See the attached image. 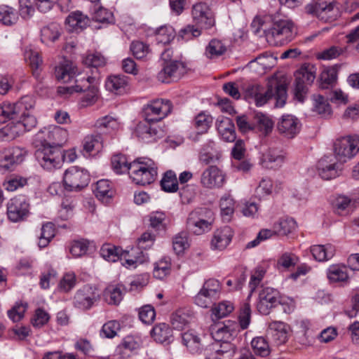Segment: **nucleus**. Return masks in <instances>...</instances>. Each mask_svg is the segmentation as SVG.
Listing matches in <instances>:
<instances>
[{
	"instance_id": "f257e3e1",
	"label": "nucleus",
	"mask_w": 359,
	"mask_h": 359,
	"mask_svg": "<svg viewBox=\"0 0 359 359\" xmlns=\"http://www.w3.org/2000/svg\"><path fill=\"white\" fill-rule=\"evenodd\" d=\"M35 104V99L32 95L23 96L15 103L3 102L0 104V122L11 120V125L21 126L22 135L31 130L37 124L33 114Z\"/></svg>"
},
{
	"instance_id": "f03ea898",
	"label": "nucleus",
	"mask_w": 359,
	"mask_h": 359,
	"mask_svg": "<svg viewBox=\"0 0 359 359\" xmlns=\"http://www.w3.org/2000/svg\"><path fill=\"white\" fill-rule=\"evenodd\" d=\"M132 180L139 185H147L153 183L157 177V167L155 163L148 159H137L130 163L129 172Z\"/></svg>"
},
{
	"instance_id": "7ed1b4c3",
	"label": "nucleus",
	"mask_w": 359,
	"mask_h": 359,
	"mask_svg": "<svg viewBox=\"0 0 359 359\" xmlns=\"http://www.w3.org/2000/svg\"><path fill=\"white\" fill-rule=\"evenodd\" d=\"M295 34V27L292 20L279 19L273 21L266 32V38L273 45L282 46L291 41Z\"/></svg>"
},
{
	"instance_id": "20e7f679",
	"label": "nucleus",
	"mask_w": 359,
	"mask_h": 359,
	"mask_svg": "<svg viewBox=\"0 0 359 359\" xmlns=\"http://www.w3.org/2000/svg\"><path fill=\"white\" fill-rule=\"evenodd\" d=\"M305 12L325 22L335 20L339 15V10L334 0L313 1L305 6Z\"/></svg>"
},
{
	"instance_id": "39448f33",
	"label": "nucleus",
	"mask_w": 359,
	"mask_h": 359,
	"mask_svg": "<svg viewBox=\"0 0 359 359\" xmlns=\"http://www.w3.org/2000/svg\"><path fill=\"white\" fill-rule=\"evenodd\" d=\"M35 157L40 165L46 170L60 168L62 161V151L60 148L50 144H42L35 152Z\"/></svg>"
},
{
	"instance_id": "423d86ee",
	"label": "nucleus",
	"mask_w": 359,
	"mask_h": 359,
	"mask_svg": "<svg viewBox=\"0 0 359 359\" xmlns=\"http://www.w3.org/2000/svg\"><path fill=\"white\" fill-rule=\"evenodd\" d=\"M334 151L339 161L346 162L352 158L359 151V136L348 135L336 140Z\"/></svg>"
},
{
	"instance_id": "0eeeda50",
	"label": "nucleus",
	"mask_w": 359,
	"mask_h": 359,
	"mask_svg": "<svg viewBox=\"0 0 359 359\" xmlns=\"http://www.w3.org/2000/svg\"><path fill=\"white\" fill-rule=\"evenodd\" d=\"M294 97L299 102H303L310 86L316 78L313 67L303 66L294 74Z\"/></svg>"
},
{
	"instance_id": "6e6552de",
	"label": "nucleus",
	"mask_w": 359,
	"mask_h": 359,
	"mask_svg": "<svg viewBox=\"0 0 359 359\" xmlns=\"http://www.w3.org/2000/svg\"><path fill=\"white\" fill-rule=\"evenodd\" d=\"M90 176L87 170L77 166H72L66 170L64 174V184L68 191H79L86 187Z\"/></svg>"
},
{
	"instance_id": "1a4fd4ad",
	"label": "nucleus",
	"mask_w": 359,
	"mask_h": 359,
	"mask_svg": "<svg viewBox=\"0 0 359 359\" xmlns=\"http://www.w3.org/2000/svg\"><path fill=\"white\" fill-rule=\"evenodd\" d=\"M172 110V104L168 100H156L148 104L143 111L145 121L158 122L167 116Z\"/></svg>"
},
{
	"instance_id": "9d476101",
	"label": "nucleus",
	"mask_w": 359,
	"mask_h": 359,
	"mask_svg": "<svg viewBox=\"0 0 359 359\" xmlns=\"http://www.w3.org/2000/svg\"><path fill=\"white\" fill-rule=\"evenodd\" d=\"M76 91L83 92L85 94L81 100L83 107L93 104L98 97V77L88 76L83 80H76Z\"/></svg>"
},
{
	"instance_id": "9b49d317",
	"label": "nucleus",
	"mask_w": 359,
	"mask_h": 359,
	"mask_svg": "<svg viewBox=\"0 0 359 359\" xmlns=\"http://www.w3.org/2000/svg\"><path fill=\"white\" fill-rule=\"evenodd\" d=\"M281 304L280 292L272 287L262 288L259 292L257 308L263 315H268L270 311Z\"/></svg>"
},
{
	"instance_id": "f8f14e48",
	"label": "nucleus",
	"mask_w": 359,
	"mask_h": 359,
	"mask_svg": "<svg viewBox=\"0 0 359 359\" xmlns=\"http://www.w3.org/2000/svg\"><path fill=\"white\" fill-rule=\"evenodd\" d=\"M186 68L182 62L174 60L165 62L158 73L157 79L162 83H169L178 81L185 74Z\"/></svg>"
},
{
	"instance_id": "ddd939ff",
	"label": "nucleus",
	"mask_w": 359,
	"mask_h": 359,
	"mask_svg": "<svg viewBox=\"0 0 359 359\" xmlns=\"http://www.w3.org/2000/svg\"><path fill=\"white\" fill-rule=\"evenodd\" d=\"M200 182L205 189H219L225 183V175L217 166L210 165L203 171Z\"/></svg>"
},
{
	"instance_id": "4468645a",
	"label": "nucleus",
	"mask_w": 359,
	"mask_h": 359,
	"mask_svg": "<svg viewBox=\"0 0 359 359\" xmlns=\"http://www.w3.org/2000/svg\"><path fill=\"white\" fill-rule=\"evenodd\" d=\"M29 203L23 196L11 199L7 205L8 219L13 222L25 219L29 215Z\"/></svg>"
},
{
	"instance_id": "2eb2a0df",
	"label": "nucleus",
	"mask_w": 359,
	"mask_h": 359,
	"mask_svg": "<svg viewBox=\"0 0 359 359\" xmlns=\"http://www.w3.org/2000/svg\"><path fill=\"white\" fill-rule=\"evenodd\" d=\"M100 299V294L95 287L85 285L77 290L74 297V305L83 310L89 309Z\"/></svg>"
},
{
	"instance_id": "dca6fc26",
	"label": "nucleus",
	"mask_w": 359,
	"mask_h": 359,
	"mask_svg": "<svg viewBox=\"0 0 359 359\" xmlns=\"http://www.w3.org/2000/svg\"><path fill=\"white\" fill-rule=\"evenodd\" d=\"M192 17L194 22L204 29H210L215 25V15L205 3L193 6Z\"/></svg>"
},
{
	"instance_id": "f3484780",
	"label": "nucleus",
	"mask_w": 359,
	"mask_h": 359,
	"mask_svg": "<svg viewBox=\"0 0 359 359\" xmlns=\"http://www.w3.org/2000/svg\"><path fill=\"white\" fill-rule=\"evenodd\" d=\"M300 121L292 114L283 115L278 123L277 129L280 134L286 138H294L301 130Z\"/></svg>"
},
{
	"instance_id": "a211bd4d",
	"label": "nucleus",
	"mask_w": 359,
	"mask_h": 359,
	"mask_svg": "<svg viewBox=\"0 0 359 359\" xmlns=\"http://www.w3.org/2000/svg\"><path fill=\"white\" fill-rule=\"evenodd\" d=\"M245 97L250 102H254L256 106L262 107L272 97V88L264 91L263 88L257 84H248L244 88Z\"/></svg>"
},
{
	"instance_id": "6ab92c4d",
	"label": "nucleus",
	"mask_w": 359,
	"mask_h": 359,
	"mask_svg": "<svg viewBox=\"0 0 359 359\" xmlns=\"http://www.w3.org/2000/svg\"><path fill=\"white\" fill-rule=\"evenodd\" d=\"M43 135L41 138H43L45 144H50L60 149L68 137L67 130L59 126L44 128L39 133V135Z\"/></svg>"
},
{
	"instance_id": "aec40b11",
	"label": "nucleus",
	"mask_w": 359,
	"mask_h": 359,
	"mask_svg": "<svg viewBox=\"0 0 359 359\" xmlns=\"http://www.w3.org/2000/svg\"><path fill=\"white\" fill-rule=\"evenodd\" d=\"M151 123L145 121L140 122L136 127L135 133L137 137L147 143L152 142L164 136V131Z\"/></svg>"
},
{
	"instance_id": "412c9836",
	"label": "nucleus",
	"mask_w": 359,
	"mask_h": 359,
	"mask_svg": "<svg viewBox=\"0 0 359 359\" xmlns=\"http://www.w3.org/2000/svg\"><path fill=\"white\" fill-rule=\"evenodd\" d=\"M26 151L21 147H14L9 148L0 154V171L2 170H9L15 164L22 162Z\"/></svg>"
},
{
	"instance_id": "4be33fe9",
	"label": "nucleus",
	"mask_w": 359,
	"mask_h": 359,
	"mask_svg": "<svg viewBox=\"0 0 359 359\" xmlns=\"http://www.w3.org/2000/svg\"><path fill=\"white\" fill-rule=\"evenodd\" d=\"M318 175L321 178L329 180L339 175L341 169L335 158L330 156H324L317 164Z\"/></svg>"
},
{
	"instance_id": "5701e85b",
	"label": "nucleus",
	"mask_w": 359,
	"mask_h": 359,
	"mask_svg": "<svg viewBox=\"0 0 359 359\" xmlns=\"http://www.w3.org/2000/svg\"><path fill=\"white\" fill-rule=\"evenodd\" d=\"M236 323L227 321L226 324H218L211 327V335L215 342L230 341L237 333Z\"/></svg>"
},
{
	"instance_id": "b1692460",
	"label": "nucleus",
	"mask_w": 359,
	"mask_h": 359,
	"mask_svg": "<svg viewBox=\"0 0 359 359\" xmlns=\"http://www.w3.org/2000/svg\"><path fill=\"white\" fill-rule=\"evenodd\" d=\"M285 154L278 149H269L263 155L261 160L263 167L268 169H278L285 162Z\"/></svg>"
},
{
	"instance_id": "393cba45",
	"label": "nucleus",
	"mask_w": 359,
	"mask_h": 359,
	"mask_svg": "<svg viewBox=\"0 0 359 359\" xmlns=\"http://www.w3.org/2000/svg\"><path fill=\"white\" fill-rule=\"evenodd\" d=\"M216 126L222 140L227 142H233L236 140L235 126L229 118L224 116L218 118Z\"/></svg>"
},
{
	"instance_id": "a878e982",
	"label": "nucleus",
	"mask_w": 359,
	"mask_h": 359,
	"mask_svg": "<svg viewBox=\"0 0 359 359\" xmlns=\"http://www.w3.org/2000/svg\"><path fill=\"white\" fill-rule=\"evenodd\" d=\"M289 326L282 321H273L269 324L268 335L276 342L282 344L287 339Z\"/></svg>"
},
{
	"instance_id": "bb28decb",
	"label": "nucleus",
	"mask_w": 359,
	"mask_h": 359,
	"mask_svg": "<svg viewBox=\"0 0 359 359\" xmlns=\"http://www.w3.org/2000/svg\"><path fill=\"white\" fill-rule=\"evenodd\" d=\"M233 232L229 226H224L217 230L211 241V248L213 250H222L226 248L231 241Z\"/></svg>"
},
{
	"instance_id": "cd10ccee",
	"label": "nucleus",
	"mask_w": 359,
	"mask_h": 359,
	"mask_svg": "<svg viewBox=\"0 0 359 359\" xmlns=\"http://www.w3.org/2000/svg\"><path fill=\"white\" fill-rule=\"evenodd\" d=\"M327 276L331 283L346 284L348 282V269L344 264H332L327 270Z\"/></svg>"
},
{
	"instance_id": "c85d7f7f",
	"label": "nucleus",
	"mask_w": 359,
	"mask_h": 359,
	"mask_svg": "<svg viewBox=\"0 0 359 359\" xmlns=\"http://www.w3.org/2000/svg\"><path fill=\"white\" fill-rule=\"evenodd\" d=\"M89 18L81 11H75L68 15L66 24L70 32H79L83 30L89 24Z\"/></svg>"
},
{
	"instance_id": "c756f323",
	"label": "nucleus",
	"mask_w": 359,
	"mask_h": 359,
	"mask_svg": "<svg viewBox=\"0 0 359 359\" xmlns=\"http://www.w3.org/2000/svg\"><path fill=\"white\" fill-rule=\"evenodd\" d=\"M76 69L73 63L67 60H62L55 67V75L58 81L66 83L70 81L76 74Z\"/></svg>"
},
{
	"instance_id": "7c9ffc66",
	"label": "nucleus",
	"mask_w": 359,
	"mask_h": 359,
	"mask_svg": "<svg viewBox=\"0 0 359 359\" xmlns=\"http://www.w3.org/2000/svg\"><path fill=\"white\" fill-rule=\"evenodd\" d=\"M154 339L161 344H170L172 341V331L166 323L156 325L151 331Z\"/></svg>"
},
{
	"instance_id": "2f4dec72",
	"label": "nucleus",
	"mask_w": 359,
	"mask_h": 359,
	"mask_svg": "<svg viewBox=\"0 0 359 359\" xmlns=\"http://www.w3.org/2000/svg\"><path fill=\"white\" fill-rule=\"evenodd\" d=\"M24 57L25 62L30 66L35 76H39L38 69L42 64V59L40 57L39 52L32 46L25 48Z\"/></svg>"
},
{
	"instance_id": "473e14b6",
	"label": "nucleus",
	"mask_w": 359,
	"mask_h": 359,
	"mask_svg": "<svg viewBox=\"0 0 359 359\" xmlns=\"http://www.w3.org/2000/svg\"><path fill=\"white\" fill-rule=\"evenodd\" d=\"M94 126L100 133L107 134L118 130L120 123L116 118L110 115H107L99 118L95 121Z\"/></svg>"
},
{
	"instance_id": "72a5a7b5",
	"label": "nucleus",
	"mask_w": 359,
	"mask_h": 359,
	"mask_svg": "<svg viewBox=\"0 0 359 359\" xmlns=\"http://www.w3.org/2000/svg\"><path fill=\"white\" fill-rule=\"evenodd\" d=\"M128 83V77L124 75H111L106 82L105 86L109 91L116 93H122Z\"/></svg>"
},
{
	"instance_id": "f704fd0d",
	"label": "nucleus",
	"mask_w": 359,
	"mask_h": 359,
	"mask_svg": "<svg viewBox=\"0 0 359 359\" xmlns=\"http://www.w3.org/2000/svg\"><path fill=\"white\" fill-rule=\"evenodd\" d=\"M61 34V27L56 22L43 27L41 30V39L44 43L49 44L58 39Z\"/></svg>"
},
{
	"instance_id": "c9c22d12",
	"label": "nucleus",
	"mask_w": 359,
	"mask_h": 359,
	"mask_svg": "<svg viewBox=\"0 0 359 359\" xmlns=\"http://www.w3.org/2000/svg\"><path fill=\"white\" fill-rule=\"evenodd\" d=\"M334 248L331 244L316 245L311 247V252L313 258L318 262L331 259L334 255Z\"/></svg>"
},
{
	"instance_id": "e433bc0d",
	"label": "nucleus",
	"mask_w": 359,
	"mask_h": 359,
	"mask_svg": "<svg viewBox=\"0 0 359 359\" xmlns=\"http://www.w3.org/2000/svg\"><path fill=\"white\" fill-rule=\"evenodd\" d=\"M95 196L102 202H107L112 198L114 190L110 182L107 180H100L97 182L94 189Z\"/></svg>"
},
{
	"instance_id": "4c0bfd02",
	"label": "nucleus",
	"mask_w": 359,
	"mask_h": 359,
	"mask_svg": "<svg viewBox=\"0 0 359 359\" xmlns=\"http://www.w3.org/2000/svg\"><path fill=\"white\" fill-rule=\"evenodd\" d=\"M254 126L262 135H267L271 133L273 128V122L265 114L257 113L255 116Z\"/></svg>"
},
{
	"instance_id": "58836bf2",
	"label": "nucleus",
	"mask_w": 359,
	"mask_h": 359,
	"mask_svg": "<svg viewBox=\"0 0 359 359\" xmlns=\"http://www.w3.org/2000/svg\"><path fill=\"white\" fill-rule=\"evenodd\" d=\"M187 229L196 235H201L210 231L212 227L205 224L194 215H189L187 220Z\"/></svg>"
},
{
	"instance_id": "ea45409f",
	"label": "nucleus",
	"mask_w": 359,
	"mask_h": 359,
	"mask_svg": "<svg viewBox=\"0 0 359 359\" xmlns=\"http://www.w3.org/2000/svg\"><path fill=\"white\" fill-rule=\"evenodd\" d=\"M339 66L325 67L320 74V87L322 88H328L330 86L333 85L337 79V73Z\"/></svg>"
},
{
	"instance_id": "a19ab883",
	"label": "nucleus",
	"mask_w": 359,
	"mask_h": 359,
	"mask_svg": "<svg viewBox=\"0 0 359 359\" xmlns=\"http://www.w3.org/2000/svg\"><path fill=\"white\" fill-rule=\"evenodd\" d=\"M213 121L212 117L205 112H201L196 116L194 121V126L198 134L207 133L212 126Z\"/></svg>"
},
{
	"instance_id": "79ce46f5",
	"label": "nucleus",
	"mask_w": 359,
	"mask_h": 359,
	"mask_svg": "<svg viewBox=\"0 0 359 359\" xmlns=\"http://www.w3.org/2000/svg\"><path fill=\"white\" fill-rule=\"evenodd\" d=\"M104 298L109 304L118 305L123 298V293L119 285H111L104 291Z\"/></svg>"
},
{
	"instance_id": "37998d69",
	"label": "nucleus",
	"mask_w": 359,
	"mask_h": 359,
	"mask_svg": "<svg viewBox=\"0 0 359 359\" xmlns=\"http://www.w3.org/2000/svg\"><path fill=\"white\" fill-rule=\"evenodd\" d=\"M175 36V29L170 25L161 26L156 31V40L158 44H168L174 39Z\"/></svg>"
},
{
	"instance_id": "c03bdc74",
	"label": "nucleus",
	"mask_w": 359,
	"mask_h": 359,
	"mask_svg": "<svg viewBox=\"0 0 359 359\" xmlns=\"http://www.w3.org/2000/svg\"><path fill=\"white\" fill-rule=\"evenodd\" d=\"M313 109L322 116H326L331 114V107L328 100L320 95H313Z\"/></svg>"
},
{
	"instance_id": "a18cd8bd",
	"label": "nucleus",
	"mask_w": 359,
	"mask_h": 359,
	"mask_svg": "<svg viewBox=\"0 0 359 359\" xmlns=\"http://www.w3.org/2000/svg\"><path fill=\"white\" fill-rule=\"evenodd\" d=\"M226 51V46L220 40L212 39L205 48V55L213 59L222 55Z\"/></svg>"
},
{
	"instance_id": "49530a36",
	"label": "nucleus",
	"mask_w": 359,
	"mask_h": 359,
	"mask_svg": "<svg viewBox=\"0 0 359 359\" xmlns=\"http://www.w3.org/2000/svg\"><path fill=\"white\" fill-rule=\"evenodd\" d=\"M18 20V14L14 8L6 5L0 6V22L6 26H12Z\"/></svg>"
},
{
	"instance_id": "de8ad7c7",
	"label": "nucleus",
	"mask_w": 359,
	"mask_h": 359,
	"mask_svg": "<svg viewBox=\"0 0 359 359\" xmlns=\"http://www.w3.org/2000/svg\"><path fill=\"white\" fill-rule=\"evenodd\" d=\"M161 186L166 192H176L178 190V180L175 173L172 170L165 172L161 181Z\"/></svg>"
},
{
	"instance_id": "09e8293b",
	"label": "nucleus",
	"mask_w": 359,
	"mask_h": 359,
	"mask_svg": "<svg viewBox=\"0 0 359 359\" xmlns=\"http://www.w3.org/2000/svg\"><path fill=\"white\" fill-rule=\"evenodd\" d=\"M355 201L348 196L340 194L336 196L332 200V205L339 214L345 210H349L354 206Z\"/></svg>"
},
{
	"instance_id": "8fccbe9b",
	"label": "nucleus",
	"mask_w": 359,
	"mask_h": 359,
	"mask_svg": "<svg viewBox=\"0 0 359 359\" xmlns=\"http://www.w3.org/2000/svg\"><path fill=\"white\" fill-rule=\"evenodd\" d=\"M296 222L292 218L280 219L274 224V232L278 235L286 236L296 229Z\"/></svg>"
},
{
	"instance_id": "3c124183",
	"label": "nucleus",
	"mask_w": 359,
	"mask_h": 359,
	"mask_svg": "<svg viewBox=\"0 0 359 359\" xmlns=\"http://www.w3.org/2000/svg\"><path fill=\"white\" fill-rule=\"evenodd\" d=\"M111 166L117 174L130 172V163H128L126 156L123 154H116L112 156Z\"/></svg>"
},
{
	"instance_id": "603ef678",
	"label": "nucleus",
	"mask_w": 359,
	"mask_h": 359,
	"mask_svg": "<svg viewBox=\"0 0 359 359\" xmlns=\"http://www.w3.org/2000/svg\"><path fill=\"white\" fill-rule=\"evenodd\" d=\"M120 249L110 243L104 244L100 250V256L108 262H115L120 258Z\"/></svg>"
},
{
	"instance_id": "864d4df0",
	"label": "nucleus",
	"mask_w": 359,
	"mask_h": 359,
	"mask_svg": "<svg viewBox=\"0 0 359 359\" xmlns=\"http://www.w3.org/2000/svg\"><path fill=\"white\" fill-rule=\"evenodd\" d=\"M55 236L54 225L51 222L43 224L41 229L38 245L40 248L46 247Z\"/></svg>"
},
{
	"instance_id": "5fc2aeb1",
	"label": "nucleus",
	"mask_w": 359,
	"mask_h": 359,
	"mask_svg": "<svg viewBox=\"0 0 359 359\" xmlns=\"http://www.w3.org/2000/svg\"><path fill=\"white\" fill-rule=\"evenodd\" d=\"M21 126H15L8 123L0 129V141L12 140L22 135Z\"/></svg>"
},
{
	"instance_id": "6e6d98bb",
	"label": "nucleus",
	"mask_w": 359,
	"mask_h": 359,
	"mask_svg": "<svg viewBox=\"0 0 359 359\" xmlns=\"http://www.w3.org/2000/svg\"><path fill=\"white\" fill-rule=\"evenodd\" d=\"M182 340L183 344L192 353L197 352L200 348V338L192 331L183 333Z\"/></svg>"
},
{
	"instance_id": "4d7b16f0",
	"label": "nucleus",
	"mask_w": 359,
	"mask_h": 359,
	"mask_svg": "<svg viewBox=\"0 0 359 359\" xmlns=\"http://www.w3.org/2000/svg\"><path fill=\"white\" fill-rule=\"evenodd\" d=\"M102 147V138L100 134L88 135L84 139L83 149L87 152L98 151Z\"/></svg>"
},
{
	"instance_id": "13d9d810",
	"label": "nucleus",
	"mask_w": 359,
	"mask_h": 359,
	"mask_svg": "<svg viewBox=\"0 0 359 359\" xmlns=\"http://www.w3.org/2000/svg\"><path fill=\"white\" fill-rule=\"evenodd\" d=\"M27 183V178L20 175H11L7 177L3 183L4 189L8 191H14L18 188L23 187Z\"/></svg>"
},
{
	"instance_id": "bf43d9fd",
	"label": "nucleus",
	"mask_w": 359,
	"mask_h": 359,
	"mask_svg": "<svg viewBox=\"0 0 359 359\" xmlns=\"http://www.w3.org/2000/svg\"><path fill=\"white\" fill-rule=\"evenodd\" d=\"M234 309L233 304L229 301H223L215 304L212 309V313L217 319L222 318L231 313Z\"/></svg>"
},
{
	"instance_id": "052dcab7",
	"label": "nucleus",
	"mask_w": 359,
	"mask_h": 359,
	"mask_svg": "<svg viewBox=\"0 0 359 359\" xmlns=\"http://www.w3.org/2000/svg\"><path fill=\"white\" fill-rule=\"evenodd\" d=\"M251 346L255 353L260 356H267L270 353L269 344L262 337H255L251 341Z\"/></svg>"
},
{
	"instance_id": "680f3d73",
	"label": "nucleus",
	"mask_w": 359,
	"mask_h": 359,
	"mask_svg": "<svg viewBox=\"0 0 359 359\" xmlns=\"http://www.w3.org/2000/svg\"><path fill=\"white\" fill-rule=\"evenodd\" d=\"M213 344L217 346L218 352L221 353L223 359H233L236 352V347L230 341L215 342Z\"/></svg>"
},
{
	"instance_id": "e2e57ef3",
	"label": "nucleus",
	"mask_w": 359,
	"mask_h": 359,
	"mask_svg": "<svg viewBox=\"0 0 359 359\" xmlns=\"http://www.w3.org/2000/svg\"><path fill=\"white\" fill-rule=\"evenodd\" d=\"M221 213L223 217L229 221L231 215L234 212V201L233 199L228 195L222 197L219 203Z\"/></svg>"
},
{
	"instance_id": "0e129e2a",
	"label": "nucleus",
	"mask_w": 359,
	"mask_h": 359,
	"mask_svg": "<svg viewBox=\"0 0 359 359\" xmlns=\"http://www.w3.org/2000/svg\"><path fill=\"white\" fill-rule=\"evenodd\" d=\"M174 250L177 254H180L189 248L188 237L187 232H180L177 234L172 241Z\"/></svg>"
},
{
	"instance_id": "69168bd1",
	"label": "nucleus",
	"mask_w": 359,
	"mask_h": 359,
	"mask_svg": "<svg viewBox=\"0 0 359 359\" xmlns=\"http://www.w3.org/2000/svg\"><path fill=\"white\" fill-rule=\"evenodd\" d=\"M93 19L100 22H110L112 20V13L100 6L95 5Z\"/></svg>"
},
{
	"instance_id": "338daca9",
	"label": "nucleus",
	"mask_w": 359,
	"mask_h": 359,
	"mask_svg": "<svg viewBox=\"0 0 359 359\" xmlns=\"http://www.w3.org/2000/svg\"><path fill=\"white\" fill-rule=\"evenodd\" d=\"M120 330V324L116 320H110L104 323L101 329L100 335L102 337L111 339Z\"/></svg>"
},
{
	"instance_id": "774afa93",
	"label": "nucleus",
	"mask_w": 359,
	"mask_h": 359,
	"mask_svg": "<svg viewBox=\"0 0 359 359\" xmlns=\"http://www.w3.org/2000/svg\"><path fill=\"white\" fill-rule=\"evenodd\" d=\"M83 63L88 67L97 68L102 67L106 63V60L100 53L88 54L83 60Z\"/></svg>"
}]
</instances>
